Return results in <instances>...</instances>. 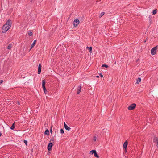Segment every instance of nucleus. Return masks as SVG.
I'll return each instance as SVG.
<instances>
[{"label":"nucleus","instance_id":"22","mask_svg":"<svg viewBox=\"0 0 158 158\" xmlns=\"http://www.w3.org/2000/svg\"><path fill=\"white\" fill-rule=\"evenodd\" d=\"M102 67H106V68H108L109 66L108 65H106V64H103L102 65Z\"/></svg>","mask_w":158,"mask_h":158},{"label":"nucleus","instance_id":"25","mask_svg":"<svg viewBox=\"0 0 158 158\" xmlns=\"http://www.w3.org/2000/svg\"><path fill=\"white\" fill-rule=\"evenodd\" d=\"M24 143H25L26 146L27 145V141L26 140H24Z\"/></svg>","mask_w":158,"mask_h":158},{"label":"nucleus","instance_id":"34","mask_svg":"<svg viewBox=\"0 0 158 158\" xmlns=\"http://www.w3.org/2000/svg\"><path fill=\"white\" fill-rule=\"evenodd\" d=\"M51 140H52V141H54V139H51Z\"/></svg>","mask_w":158,"mask_h":158},{"label":"nucleus","instance_id":"18","mask_svg":"<svg viewBox=\"0 0 158 158\" xmlns=\"http://www.w3.org/2000/svg\"><path fill=\"white\" fill-rule=\"evenodd\" d=\"M87 49H88L89 50V52L90 53L92 52V48L91 47H87Z\"/></svg>","mask_w":158,"mask_h":158},{"label":"nucleus","instance_id":"28","mask_svg":"<svg viewBox=\"0 0 158 158\" xmlns=\"http://www.w3.org/2000/svg\"><path fill=\"white\" fill-rule=\"evenodd\" d=\"M97 137L96 136H94V141H95L96 140Z\"/></svg>","mask_w":158,"mask_h":158},{"label":"nucleus","instance_id":"13","mask_svg":"<svg viewBox=\"0 0 158 158\" xmlns=\"http://www.w3.org/2000/svg\"><path fill=\"white\" fill-rule=\"evenodd\" d=\"M13 46V44L12 43H10L9 44L7 47V49H10L11 48H12Z\"/></svg>","mask_w":158,"mask_h":158},{"label":"nucleus","instance_id":"2","mask_svg":"<svg viewBox=\"0 0 158 158\" xmlns=\"http://www.w3.org/2000/svg\"><path fill=\"white\" fill-rule=\"evenodd\" d=\"M157 49V46H156L152 48L151 50V53L152 55H154L156 54Z\"/></svg>","mask_w":158,"mask_h":158},{"label":"nucleus","instance_id":"8","mask_svg":"<svg viewBox=\"0 0 158 158\" xmlns=\"http://www.w3.org/2000/svg\"><path fill=\"white\" fill-rule=\"evenodd\" d=\"M52 146H53V143H51V142L49 143L48 145V147H47L48 150V151H50L51 150Z\"/></svg>","mask_w":158,"mask_h":158},{"label":"nucleus","instance_id":"29","mask_svg":"<svg viewBox=\"0 0 158 158\" xmlns=\"http://www.w3.org/2000/svg\"><path fill=\"white\" fill-rule=\"evenodd\" d=\"M99 75L100 76V77H103V75L102 74L100 73H99Z\"/></svg>","mask_w":158,"mask_h":158},{"label":"nucleus","instance_id":"31","mask_svg":"<svg viewBox=\"0 0 158 158\" xmlns=\"http://www.w3.org/2000/svg\"><path fill=\"white\" fill-rule=\"evenodd\" d=\"M2 135V134L1 132L0 131V136H1Z\"/></svg>","mask_w":158,"mask_h":158},{"label":"nucleus","instance_id":"11","mask_svg":"<svg viewBox=\"0 0 158 158\" xmlns=\"http://www.w3.org/2000/svg\"><path fill=\"white\" fill-rule=\"evenodd\" d=\"M64 127L66 130L69 131L71 129V128L69 127L65 123H64Z\"/></svg>","mask_w":158,"mask_h":158},{"label":"nucleus","instance_id":"5","mask_svg":"<svg viewBox=\"0 0 158 158\" xmlns=\"http://www.w3.org/2000/svg\"><path fill=\"white\" fill-rule=\"evenodd\" d=\"M79 23V21L78 19L75 20L73 23L74 27H76Z\"/></svg>","mask_w":158,"mask_h":158},{"label":"nucleus","instance_id":"21","mask_svg":"<svg viewBox=\"0 0 158 158\" xmlns=\"http://www.w3.org/2000/svg\"><path fill=\"white\" fill-rule=\"evenodd\" d=\"M94 156L95 157H96L97 158H98L99 156L97 154V153L96 151L94 153Z\"/></svg>","mask_w":158,"mask_h":158},{"label":"nucleus","instance_id":"15","mask_svg":"<svg viewBox=\"0 0 158 158\" xmlns=\"http://www.w3.org/2000/svg\"><path fill=\"white\" fill-rule=\"evenodd\" d=\"M141 81V78L140 77H139L136 80V83L137 84H138L139 82H140Z\"/></svg>","mask_w":158,"mask_h":158},{"label":"nucleus","instance_id":"26","mask_svg":"<svg viewBox=\"0 0 158 158\" xmlns=\"http://www.w3.org/2000/svg\"><path fill=\"white\" fill-rule=\"evenodd\" d=\"M29 36H31L32 35V33L31 31L29 32L28 33Z\"/></svg>","mask_w":158,"mask_h":158},{"label":"nucleus","instance_id":"6","mask_svg":"<svg viewBox=\"0 0 158 158\" xmlns=\"http://www.w3.org/2000/svg\"><path fill=\"white\" fill-rule=\"evenodd\" d=\"M45 81L44 79L42 81V86L43 89L44 91L46 90V89L45 87Z\"/></svg>","mask_w":158,"mask_h":158},{"label":"nucleus","instance_id":"17","mask_svg":"<svg viewBox=\"0 0 158 158\" xmlns=\"http://www.w3.org/2000/svg\"><path fill=\"white\" fill-rule=\"evenodd\" d=\"M44 134H45L48 135L49 134V130L48 129H46L44 132Z\"/></svg>","mask_w":158,"mask_h":158},{"label":"nucleus","instance_id":"1","mask_svg":"<svg viewBox=\"0 0 158 158\" xmlns=\"http://www.w3.org/2000/svg\"><path fill=\"white\" fill-rule=\"evenodd\" d=\"M11 25V21L10 19H9L6 21L5 24L2 27V31L3 33H5L10 28Z\"/></svg>","mask_w":158,"mask_h":158},{"label":"nucleus","instance_id":"27","mask_svg":"<svg viewBox=\"0 0 158 158\" xmlns=\"http://www.w3.org/2000/svg\"><path fill=\"white\" fill-rule=\"evenodd\" d=\"M50 131L51 133H52V126L50 128Z\"/></svg>","mask_w":158,"mask_h":158},{"label":"nucleus","instance_id":"4","mask_svg":"<svg viewBox=\"0 0 158 158\" xmlns=\"http://www.w3.org/2000/svg\"><path fill=\"white\" fill-rule=\"evenodd\" d=\"M82 88V85L80 84L77 89V94H78L80 93Z\"/></svg>","mask_w":158,"mask_h":158},{"label":"nucleus","instance_id":"9","mask_svg":"<svg viewBox=\"0 0 158 158\" xmlns=\"http://www.w3.org/2000/svg\"><path fill=\"white\" fill-rule=\"evenodd\" d=\"M153 142L156 144V146L158 148V138L155 137L154 138L153 140Z\"/></svg>","mask_w":158,"mask_h":158},{"label":"nucleus","instance_id":"14","mask_svg":"<svg viewBox=\"0 0 158 158\" xmlns=\"http://www.w3.org/2000/svg\"><path fill=\"white\" fill-rule=\"evenodd\" d=\"M127 144H128V143L126 141L124 143V144H123V147L124 148H126L127 146Z\"/></svg>","mask_w":158,"mask_h":158},{"label":"nucleus","instance_id":"10","mask_svg":"<svg viewBox=\"0 0 158 158\" xmlns=\"http://www.w3.org/2000/svg\"><path fill=\"white\" fill-rule=\"evenodd\" d=\"M41 70V65L40 64L38 66V73L39 74L40 73Z\"/></svg>","mask_w":158,"mask_h":158},{"label":"nucleus","instance_id":"30","mask_svg":"<svg viewBox=\"0 0 158 158\" xmlns=\"http://www.w3.org/2000/svg\"><path fill=\"white\" fill-rule=\"evenodd\" d=\"M3 82V81L2 80H0V85L2 84Z\"/></svg>","mask_w":158,"mask_h":158},{"label":"nucleus","instance_id":"23","mask_svg":"<svg viewBox=\"0 0 158 158\" xmlns=\"http://www.w3.org/2000/svg\"><path fill=\"white\" fill-rule=\"evenodd\" d=\"M157 11L156 10H154L152 11V14L154 15L156 13Z\"/></svg>","mask_w":158,"mask_h":158},{"label":"nucleus","instance_id":"24","mask_svg":"<svg viewBox=\"0 0 158 158\" xmlns=\"http://www.w3.org/2000/svg\"><path fill=\"white\" fill-rule=\"evenodd\" d=\"M60 132L61 134H63L64 133V131L63 129H60Z\"/></svg>","mask_w":158,"mask_h":158},{"label":"nucleus","instance_id":"33","mask_svg":"<svg viewBox=\"0 0 158 158\" xmlns=\"http://www.w3.org/2000/svg\"><path fill=\"white\" fill-rule=\"evenodd\" d=\"M96 77H97V78H99V76H96Z\"/></svg>","mask_w":158,"mask_h":158},{"label":"nucleus","instance_id":"20","mask_svg":"<svg viewBox=\"0 0 158 158\" xmlns=\"http://www.w3.org/2000/svg\"><path fill=\"white\" fill-rule=\"evenodd\" d=\"M96 150H93L90 152V154H94L96 152Z\"/></svg>","mask_w":158,"mask_h":158},{"label":"nucleus","instance_id":"19","mask_svg":"<svg viewBox=\"0 0 158 158\" xmlns=\"http://www.w3.org/2000/svg\"><path fill=\"white\" fill-rule=\"evenodd\" d=\"M105 14V12H101V13L100 14L99 16V18H101Z\"/></svg>","mask_w":158,"mask_h":158},{"label":"nucleus","instance_id":"3","mask_svg":"<svg viewBox=\"0 0 158 158\" xmlns=\"http://www.w3.org/2000/svg\"><path fill=\"white\" fill-rule=\"evenodd\" d=\"M136 106V104H132L128 107V109L129 110H132Z\"/></svg>","mask_w":158,"mask_h":158},{"label":"nucleus","instance_id":"32","mask_svg":"<svg viewBox=\"0 0 158 158\" xmlns=\"http://www.w3.org/2000/svg\"><path fill=\"white\" fill-rule=\"evenodd\" d=\"M44 92L46 94V92H47V91L46 90L44 91Z\"/></svg>","mask_w":158,"mask_h":158},{"label":"nucleus","instance_id":"16","mask_svg":"<svg viewBox=\"0 0 158 158\" xmlns=\"http://www.w3.org/2000/svg\"><path fill=\"white\" fill-rule=\"evenodd\" d=\"M15 128V122H14L12 124V126L10 127V129L11 130H14Z\"/></svg>","mask_w":158,"mask_h":158},{"label":"nucleus","instance_id":"7","mask_svg":"<svg viewBox=\"0 0 158 158\" xmlns=\"http://www.w3.org/2000/svg\"><path fill=\"white\" fill-rule=\"evenodd\" d=\"M45 81L44 79L42 81V86L43 89L44 91L46 90V89L45 87Z\"/></svg>","mask_w":158,"mask_h":158},{"label":"nucleus","instance_id":"12","mask_svg":"<svg viewBox=\"0 0 158 158\" xmlns=\"http://www.w3.org/2000/svg\"><path fill=\"white\" fill-rule=\"evenodd\" d=\"M36 40H34V42H33V43H32V44L31 45V48L30 49L29 51H30L31 50V49L32 48H33L34 46L36 43Z\"/></svg>","mask_w":158,"mask_h":158}]
</instances>
